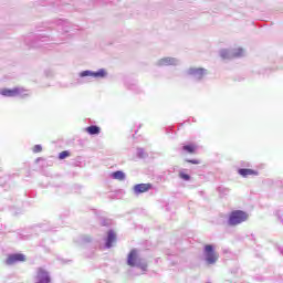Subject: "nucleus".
Masks as SVG:
<instances>
[{
    "mask_svg": "<svg viewBox=\"0 0 283 283\" xmlns=\"http://www.w3.org/2000/svg\"><path fill=\"white\" fill-rule=\"evenodd\" d=\"M57 25L62 28V32H72V24L66 20H59Z\"/></svg>",
    "mask_w": 283,
    "mask_h": 283,
    "instance_id": "nucleus-15",
    "label": "nucleus"
},
{
    "mask_svg": "<svg viewBox=\"0 0 283 283\" xmlns=\"http://www.w3.org/2000/svg\"><path fill=\"white\" fill-rule=\"evenodd\" d=\"M69 156H70V151L64 150V151L59 154V159L60 160H65V158H67Z\"/></svg>",
    "mask_w": 283,
    "mask_h": 283,
    "instance_id": "nucleus-19",
    "label": "nucleus"
},
{
    "mask_svg": "<svg viewBox=\"0 0 283 283\" xmlns=\"http://www.w3.org/2000/svg\"><path fill=\"white\" fill-rule=\"evenodd\" d=\"M82 242H83L84 244H87V242H92V237H88V235L83 237V238H82Z\"/></svg>",
    "mask_w": 283,
    "mask_h": 283,
    "instance_id": "nucleus-22",
    "label": "nucleus"
},
{
    "mask_svg": "<svg viewBox=\"0 0 283 283\" xmlns=\"http://www.w3.org/2000/svg\"><path fill=\"white\" fill-rule=\"evenodd\" d=\"M41 151H43V147L41 145H35L33 147V154H39Z\"/></svg>",
    "mask_w": 283,
    "mask_h": 283,
    "instance_id": "nucleus-20",
    "label": "nucleus"
},
{
    "mask_svg": "<svg viewBox=\"0 0 283 283\" xmlns=\"http://www.w3.org/2000/svg\"><path fill=\"white\" fill-rule=\"evenodd\" d=\"M187 163H190L191 165H200V160L198 159H189Z\"/></svg>",
    "mask_w": 283,
    "mask_h": 283,
    "instance_id": "nucleus-23",
    "label": "nucleus"
},
{
    "mask_svg": "<svg viewBox=\"0 0 283 283\" xmlns=\"http://www.w3.org/2000/svg\"><path fill=\"white\" fill-rule=\"evenodd\" d=\"M221 59L229 60V59H240L247 54L244 49L242 48H234V49H222L219 51Z\"/></svg>",
    "mask_w": 283,
    "mask_h": 283,
    "instance_id": "nucleus-5",
    "label": "nucleus"
},
{
    "mask_svg": "<svg viewBox=\"0 0 283 283\" xmlns=\"http://www.w3.org/2000/svg\"><path fill=\"white\" fill-rule=\"evenodd\" d=\"M80 78L77 83L83 85L84 83H90V78H106L107 71L105 69H99L97 71H82L78 73Z\"/></svg>",
    "mask_w": 283,
    "mask_h": 283,
    "instance_id": "nucleus-1",
    "label": "nucleus"
},
{
    "mask_svg": "<svg viewBox=\"0 0 283 283\" xmlns=\"http://www.w3.org/2000/svg\"><path fill=\"white\" fill-rule=\"evenodd\" d=\"M34 283H52V277L50 272L43 268H39L34 277Z\"/></svg>",
    "mask_w": 283,
    "mask_h": 283,
    "instance_id": "nucleus-8",
    "label": "nucleus"
},
{
    "mask_svg": "<svg viewBox=\"0 0 283 283\" xmlns=\"http://www.w3.org/2000/svg\"><path fill=\"white\" fill-rule=\"evenodd\" d=\"M112 178H114V180H125V172L117 170L112 174Z\"/></svg>",
    "mask_w": 283,
    "mask_h": 283,
    "instance_id": "nucleus-18",
    "label": "nucleus"
},
{
    "mask_svg": "<svg viewBox=\"0 0 283 283\" xmlns=\"http://www.w3.org/2000/svg\"><path fill=\"white\" fill-rule=\"evenodd\" d=\"M247 220H249V213L242 210H234L229 216L228 224L230 227H238V224H242V222H247Z\"/></svg>",
    "mask_w": 283,
    "mask_h": 283,
    "instance_id": "nucleus-4",
    "label": "nucleus"
},
{
    "mask_svg": "<svg viewBox=\"0 0 283 283\" xmlns=\"http://www.w3.org/2000/svg\"><path fill=\"white\" fill-rule=\"evenodd\" d=\"M114 242H116V233L114 230H109L106 238L105 249H112Z\"/></svg>",
    "mask_w": 283,
    "mask_h": 283,
    "instance_id": "nucleus-12",
    "label": "nucleus"
},
{
    "mask_svg": "<svg viewBox=\"0 0 283 283\" xmlns=\"http://www.w3.org/2000/svg\"><path fill=\"white\" fill-rule=\"evenodd\" d=\"M187 76H190L192 81H197V83H200V81L205 80V76H207L208 72L207 69L203 67H190L186 71Z\"/></svg>",
    "mask_w": 283,
    "mask_h": 283,
    "instance_id": "nucleus-7",
    "label": "nucleus"
},
{
    "mask_svg": "<svg viewBox=\"0 0 283 283\" xmlns=\"http://www.w3.org/2000/svg\"><path fill=\"white\" fill-rule=\"evenodd\" d=\"M50 41V36H45V35H40L35 39L34 42H32L30 45V48H41V45H43L42 43H45Z\"/></svg>",
    "mask_w": 283,
    "mask_h": 283,
    "instance_id": "nucleus-13",
    "label": "nucleus"
},
{
    "mask_svg": "<svg viewBox=\"0 0 283 283\" xmlns=\"http://www.w3.org/2000/svg\"><path fill=\"white\" fill-rule=\"evenodd\" d=\"M85 132H87V134H90V136H98V134H101V127H98L96 125H91L85 128Z\"/></svg>",
    "mask_w": 283,
    "mask_h": 283,
    "instance_id": "nucleus-16",
    "label": "nucleus"
},
{
    "mask_svg": "<svg viewBox=\"0 0 283 283\" xmlns=\"http://www.w3.org/2000/svg\"><path fill=\"white\" fill-rule=\"evenodd\" d=\"M238 174L242 176V178H249V176H258V171L249 168H240Z\"/></svg>",
    "mask_w": 283,
    "mask_h": 283,
    "instance_id": "nucleus-14",
    "label": "nucleus"
},
{
    "mask_svg": "<svg viewBox=\"0 0 283 283\" xmlns=\"http://www.w3.org/2000/svg\"><path fill=\"white\" fill-rule=\"evenodd\" d=\"M196 149H198V146H196V144L182 146V151H186L187 154H196Z\"/></svg>",
    "mask_w": 283,
    "mask_h": 283,
    "instance_id": "nucleus-17",
    "label": "nucleus"
},
{
    "mask_svg": "<svg viewBox=\"0 0 283 283\" xmlns=\"http://www.w3.org/2000/svg\"><path fill=\"white\" fill-rule=\"evenodd\" d=\"M137 154H138L139 158H143V154H144L143 148H138Z\"/></svg>",
    "mask_w": 283,
    "mask_h": 283,
    "instance_id": "nucleus-24",
    "label": "nucleus"
},
{
    "mask_svg": "<svg viewBox=\"0 0 283 283\" xmlns=\"http://www.w3.org/2000/svg\"><path fill=\"white\" fill-rule=\"evenodd\" d=\"M276 217H277L279 220H281V222L283 223L282 212H281V211H276Z\"/></svg>",
    "mask_w": 283,
    "mask_h": 283,
    "instance_id": "nucleus-25",
    "label": "nucleus"
},
{
    "mask_svg": "<svg viewBox=\"0 0 283 283\" xmlns=\"http://www.w3.org/2000/svg\"><path fill=\"white\" fill-rule=\"evenodd\" d=\"M218 252H216V247L208 244L203 248V260L207 264H216L218 262Z\"/></svg>",
    "mask_w": 283,
    "mask_h": 283,
    "instance_id": "nucleus-6",
    "label": "nucleus"
},
{
    "mask_svg": "<svg viewBox=\"0 0 283 283\" xmlns=\"http://www.w3.org/2000/svg\"><path fill=\"white\" fill-rule=\"evenodd\" d=\"M127 264L128 266H136L137 269H140L142 271H147V261L140 258V254L138 253V250L134 249L129 252L127 258Z\"/></svg>",
    "mask_w": 283,
    "mask_h": 283,
    "instance_id": "nucleus-2",
    "label": "nucleus"
},
{
    "mask_svg": "<svg viewBox=\"0 0 283 283\" xmlns=\"http://www.w3.org/2000/svg\"><path fill=\"white\" fill-rule=\"evenodd\" d=\"M151 184H137L133 187V193L140 196V193H147L151 189Z\"/></svg>",
    "mask_w": 283,
    "mask_h": 283,
    "instance_id": "nucleus-10",
    "label": "nucleus"
},
{
    "mask_svg": "<svg viewBox=\"0 0 283 283\" xmlns=\"http://www.w3.org/2000/svg\"><path fill=\"white\" fill-rule=\"evenodd\" d=\"M7 264L12 265V264H17L18 262H25V255L21 254V253H17V254H10L7 258Z\"/></svg>",
    "mask_w": 283,
    "mask_h": 283,
    "instance_id": "nucleus-11",
    "label": "nucleus"
},
{
    "mask_svg": "<svg viewBox=\"0 0 283 283\" xmlns=\"http://www.w3.org/2000/svg\"><path fill=\"white\" fill-rule=\"evenodd\" d=\"M180 64V60L176 57H161L156 62L157 67H167L169 65L176 66Z\"/></svg>",
    "mask_w": 283,
    "mask_h": 283,
    "instance_id": "nucleus-9",
    "label": "nucleus"
},
{
    "mask_svg": "<svg viewBox=\"0 0 283 283\" xmlns=\"http://www.w3.org/2000/svg\"><path fill=\"white\" fill-rule=\"evenodd\" d=\"M0 96H4L6 98H17V96L20 98H28V96H30V91L21 87L1 88Z\"/></svg>",
    "mask_w": 283,
    "mask_h": 283,
    "instance_id": "nucleus-3",
    "label": "nucleus"
},
{
    "mask_svg": "<svg viewBox=\"0 0 283 283\" xmlns=\"http://www.w3.org/2000/svg\"><path fill=\"white\" fill-rule=\"evenodd\" d=\"M179 178H181L182 180H186V181L191 180V177L185 172H180Z\"/></svg>",
    "mask_w": 283,
    "mask_h": 283,
    "instance_id": "nucleus-21",
    "label": "nucleus"
}]
</instances>
